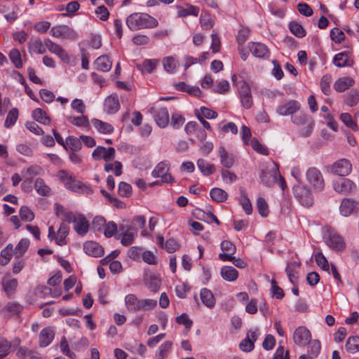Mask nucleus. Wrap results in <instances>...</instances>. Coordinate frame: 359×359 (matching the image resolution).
Segmentation results:
<instances>
[{
  "instance_id": "1",
  "label": "nucleus",
  "mask_w": 359,
  "mask_h": 359,
  "mask_svg": "<svg viewBox=\"0 0 359 359\" xmlns=\"http://www.w3.org/2000/svg\"><path fill=\"white\" fill-rule=\"evenodd\" d=\"M126 25L131 31L151 29L158 26V20L144 13H134L126 18Z\"/></svg>"
},
{
  "instance_id": "2",
  "label": "nucleus",
  "mask_w": 359,
  "mask_h": 359,
  "mask_svg": "<svg viewBox=\"0 0 359 359\" xmlns=\"http://www.w3.org/2000/svg\"><path fill=\"white\" fill-rule=\"evenodd\" d=\"M57 176L60 180L64 184L65 187L72 191L87 194H91L93 193L90 187L85 185L81 182L76 180L74 177L66 170H62L59 171Z\"/></svg>"
},
{
  "instance_id": "3",
  "label": "nucleus",
  "mask_w": 359,
  "mask_h": 359,
  "mask_svg": "<svg viewBox=\"0 0 359 359\" xmlns=\"http://www.w3.org/2000/svg\"><path fill=\"white\" fill-rule=\"evenodd\" d=\"M292 122L302 127L300 134L304 137L309 136L313 129L314 121L300 109L291 117Z\"/></svg>"
},
{
  "instance_id": "4",
  "label": "nucleus",
  "mask_w": 359,
  "mask_h": 359,
  "mask_svg": "<svg viewBox=\"0 0 359 359\" xmlns=\"http://www.w3.org/2000/svg\"><path fill=\"white\" fill-rule=\"evenodd\" d=\"M324 240L327 245L334 251L339 252L345 249L346 243L343 237L335 231H327Z\"/></svg>"
},
{
  "instance_id": "5",
  "label": "nucleus",
  "mask_w": 359,
  "mask_h": 359,
  "mask_svg": "<svg viewBox=\"0 0 359 359\" xmlns=\"http://www.w3.org/2000/svg\"><path fill=\"white\" fill-rule=\"evenodd\" d=\"M149 112L154 115L157 126L165 128L169 123V114L165 107L154 106L150 108Z\"/></svg>"
},
{
  "instance_id": "6",
  "label": "nucleus",
  "mask_w": 359,
  "mask_h": 359,
  "mask_svg": "<svg viewBox=\"0 0 359 359\" xmlns=\"http://www.w3.org/2000/svg\"><path fill=\"white\" fill-rule=\"evenodd\" d=\"M294 193L296 198L299 202L305 207H309L313 203V198L311 194V190L309 187L298 184L294 187Z\"/></svg>"
},
{
  "instance_id": "7",
  "label": "nucleus",
  "mask_w": 359,
  "mask_h": 359,
  "mask_svg": "<svg viewBox=\"0 0 359 359\" xmlns=\"http://www.w3.org/2000/svg\"><path fill=\"white\" fill-rule=\"evenodd\" d=\"M118 238L121 243L125 246H128L133 242L135 238L137 235V229L130 225H122L119 228Z\"/></svg>"
},
{
  "instance_id": "8",
  "label": "nucleus",
  "mask_w": 359,
  "mask_h": 359,
  "mask_svg": "<svg viewBox=\"0 0 359 359\" xmlns=\"http://www.w3.org/2000/svg\"><path fill=\"white\" fill-rule=\"evenodd\" d=\"M238 93L242 106L245 109H250L253 104V100L250 87L245 81L240 83Z\"/></svg>"
},
{
  "instance_id": "9",
  "label": "nucleus",
  "mask_w": 359,
  "mask_h": 359,
  "mask_svg": "<svg viewBox=\"0 0 359 359\" xmlns=\"http://www.w3.org/2000/svg\"><path fill=\"white\" fill-rule=\"evenodd\" d=\"M306 177L313 187L318 190H323L325 182L320 171L316 168H310L306 172Z\"/></svg>"
},
{
  "instance_id": "10",
  "label": "nucleus",
  "mask_w": 359,
  "mask_h": 359,
  "mask_svg": "<svg viewBox=\"0 0 359 359\" xmlns=\"http://www.w3.org/2000/svg\"><path fill=\"white\" fill-rule=\"evenodd\" d=\"M50 33L53 36L57 38L74 39L77 37L76 32L72 28L65 25L53 27Z\"/></svg>"
},
{
  "instance_id": "11",
  "label": "nucleus",
  "mask_w": 359,
  "mask_h": 359,
  "mask_svg": "<svg viewBox=\"0 0 359 359\" xmlns=\"http://www.w3.org/2000/svg\"><path fill=\"white\" fill-rule=\"evenodd\" d=\"M93 158L96 161L104 160L106 162L111 161L115 158V149L114 147L106 149L98 146L92 154Z\"/></svg>"
},
{
  "instance_id": "12",
  "label": "nucleus",
  "mask_w": 359,
  "mask_h": 359,
  "mask_svg": "<svg viewBox=\"0 0 359 359\" xmlns=\"http://www.w3.org/2000/svg\"><path fill=\"white\" fill-rule=\"evenodd\" d=\"M352 169L351 163L346 159L343 158L335 162L330 167V172L339 176L348 175Z\"/></svg>"
},
{
  "instance_id": "13",
  "label": "nucleus",
  "mask_w": 359,
  "mask_h": 359,
  "mask_svg": "<svg viewBox=\"0 0 359 359\" xmlns=\"http://www.w3.org/2000/svg\"><path fill=\"white\" fill-rule=\"evenodd\" d=\"M311 338L310 331L304 326L297 327L293 333V341L299 346H305Z\"/></svg>"
},
{
  "instance_id": "14",
  "label": "nucleus",
  "mask_w": 359,
  "mask_h": 359,
  "mask_svg": "<svg viewBox=\"0 0 359 359\" xmlns=\"http://www.w3.org/2000/svg\"><path fill=\"white\" fill-rule=\"evenodd\" d=\"M301 109V104L296 100H290L285 104H282L278 107L276 111L280 116H288L291 117L292 114H294L297 111Z\"/></svg>"
},
{
  "instance_id": "15",
  "label": "nucleus",
  "mask_w": 359,
  "mask_h": 359,
  "mask_svg": "<svg viewBox=\"0 0 359 359\" xmlns=\"http://www.w3.org/2000/svg\"><path fill=\"white\" fill-rule=\"evenodd\" d=\"M332 186L335 191L344 194H348L355 188L354 182L347 178L333 181Z\"/></svg>"
},
{
  "instance_id": "16",
  "label": "nucleus",
  "mask_w": 359,
  "mask_h": 359,
  "mask_svg": "<svg viewBox=\"0 0 359 359\" xmlns=\"http://www.w3.org/2000/svg\"><path fill=\"white\" fill-rule=\"evenodd\" d=\"M75 231L81 236L86 234L89 229V223L83 215H77L72 222Z\"/></svg>"
},
{
  "instance_id": "17",
  "label": "nucleus",
  "mask_w": 359,
  "mask_h": 359,
  "mask_svg": "<svg viewBox=\"0 0 359 359\" xmlns=\"http://www.w3.org/2000/svg\"><path fill=\"white\" fill-rule=\"evenodd\" d=\"M85 252L92 257H99L104 253V250L101 245L93 241H87L83 245Z\"/></svg>"
},
{
  "instance_id": "18",
  "label": "nucleus",
  "mask_w": 359,
  "mask_h": 359,
  "mask_svg": "<svg viewBox=\"0 0 359 359\" xmlns=\"http://www.w3.org/2000/svg\"><path fill=\"white\" fill-rule=\"evenodd\" d=\"M55 212L57 217L62 221L72 222L76 215H74L72 211L67 210L62 205L56 203L55 205Z\"/></svg>"
},
{
  "instance_id": "19",
  "label": "nucleus",
  "mask_w": 359,
  "mask_h": 359,
  "mask_svg": "<svg viewBox=\"0 0 359 359\" xmlns=\"http://www.w3.org/2000/svg\"><path fill=\"white\" fill-rule=\"evenodd\" d=\"M44 45L50 52L58 55L63 61L69 60L67 54L60 45L55 43L50 39H46L44 41Z\"/></svg>"
},
{
  "instance_id": "20",
  "label": "nucleus",
  "mask_w": 359,
  "mask_h": 359,
  "mask_svg": "<svg viewBox=\"0 0 359 359\" xmlns=\"http://www.w3.org/2000/svg\"><path fill=\"white\" fill-rule=\"evenodd\" d=\"M249 48L252 55L257 57H268L269 56V50L263 43H252Z\"/></svg>"
},
{
  "instance_id": "21",
  "label": "nucleus",
  "mask_w": 359,
  "mask_h": 359,
  "mask_svg": "<svg viewBox=\"0 0 359 359\" xmlns=\"http://www.w3.org/2000/svg\"><path fill=\"white\" fill-rule=\"evenodd\" d=\"M54 336V331L50 327L43 329L39 334V346L41 347L47 346L51 343Z\"/></svg>"
},
{
  "instance_id": "22",
  "label": "nucleus",
  "mask_w": 359,
  "mask_h": 359,
  "mask_svg": "<svg viewBox=\"0 0 359 359\" xmlns=\"http://www.w3.org/2000/svg\"><path fill=\"white\" fill-rule=\"evenodd\" d=\"M357 203L351 198H344L341 201L339 211L344 217L349 216L355 208Z\"/></svg>"
},
{
  "instance_id": "23",
  "label": "nucleus",
  "mask_w": 359,
  "mask_h": 359,
  "mask_svg": "<svg viewBox=\"0 0 359 359\" xmlns=\"http://www.w3.org/2000/svg\"><path fill=\"white\" fill-rule=\"evenodd\" d=\"M354 84V80L349 76L338 79L334 83V88L337 92L341 93L351 87Z\"/></svg>"
},
{
  "instance_id": "24",
  "label": "nucleus",
  "mask_w": 359,
  "mask_h": 359,
  "mask_svg": "<svg viewBox=\"0 0 359 359\" xmlns=\"http://www.w3.org/2000/svg\"><path fill=\"white\" fill-rule=\"evenodd\" d=\"M200 296L203 304L208 308L212 309L215 306V298L210 290L203 288L201 290Z\"/></svg>"
},
{
  "instance_id": "25",
  "label": "nucleus",
  "mask_w": 359,
  "mask_h": 359,
  "mask_svg": "<svg viewBox=\"0 0 359 359\" xmlns=\"http://www.w3.org/2000/svg\"><path fill=\"white\" fill-rule=\"evenodd\" d=\"M127 309L130 312H137L141 310V301L134 294H130L125 297Z\"/></svg>"
},
{
  "instance_id": "26",
  "label": "nucleus",
  "mask_w": 359,
  "mask_h": 359,
  "mask_svg": "<svg viewBox=\"0 0 359 359\" xmlns=\"http://www.w3.org/2000/svg\"><path fill=\"white\" fill-rule=\"evenodd\" d=\"M334 64L338 67H351L353 60H350L346 52L339 53L334 57Z\"/></svg>"
},
{
  "instance_id": "27",
  "label": "nucleus",
  "mask_w": 359,
  "mask_h": 359,
  "mask_svg": "<svg viewBox=\"0 0 359 359\" xmlns=\"http://www.w3.org/2000/svg\"><path fill=\"white\" fill-rule=\"evenodd\" d=\"M219 154L220 156L221 164L226 168H230L234 163V157L232 154H229L224 147H220L219 149Z\"/></svg>"
},
{
  "instance_id": "28",
  "label": "nucleus",
  "mask_w": 359,
  "mask_h": 359,
  "mask_svg": "<svg viewBox=\"0 0 359 359\" xmlns=\"http://www.w3.org/2000/svg\"><path fill=\"white\" fill-rule=\"evenodd\" d=\"M95 65L98 70L102 72H109L112 67V62L107 55L100 56L95 62Z\"/></svg>"
},
{
  "instance_id": "29",
  "label": "nucleus",
  "mask_w": 359,
  "mask_h": 359,
  "mask_svg": "<svg viewBox=\"0 0 359 359\" xmlns=\"http://www.w3.org/2000/svg\"><path fill=\"white\" fill-rule=\"evenodd\" d=\"M104 107L107 113L113 114L116 112L119 107V102L116 95L109 96L104 102Z\"/></svg>"
},
{
  "instance_id": "30",
  "label": "nucleus",
  "mask_w": 359,
  "mask_h": 359,
  "mask_svg": "<svg viewBox=\"0 0 359 359\" xmlns=\"http://www.w3.org/2000/svg\"><path fill=\"white\" fill-rule=\"evenodd\" d=\"M69 227L65 222H62L57 232L56 243L60 246L66 244L65 238L69 234Z\"/></svg>"
},
{
  "instance_id": "31",
  "label": "nucleus",
  "mask_w": 359,
  "mask_h": 359,
  "mask_svg": "<svg viewBox=\"0 0 359 359\" xmlns=\"http://www.w3.org/2000/svg\"><path fill=\"white\" fill-rule=\"evenodd\" d=\"M91 121L94 127L101 133L110 134L114 130L113 126L107 122L97 118H93Z\"/></svg>"
},
{
  "instance_id": "32",
  "label": "nucleus",
  "mask_w": 359,
  "mask_h": 359,
  "mask_svg": "<svg viewBox=\"0 0 359 359\" xmlns=\"http://www.w3.org/2000/svg\"><path fill=\"white\" fill-rule=\"evenodd\" d=\"M222 278L227 281H233L237 279L238 273L233 266H225L221 269Z\"/></svg>"
},
{
  "instance_id": "33",
  "label": "nucleus",
  "mask_w": 359,
  "mask_h": 359,
  "mask_svg": "<svg viewBox=\"0 0 359 359\" xmlns=\"http://www.w3.org/2000/svg\"><path fill=\"white\" fill-rule=\"evenodd\" d=\"M197 166L201 172L206 176L210 175L215 172V167L203 158L197 161Z\"/></svg>"
},
{
  "instance_id": "34",
  "label": "nucleus",
  "mask_w": 359,
  "mask_h": 359,
  "mask_svg": "<svg viewBox=\"0 0 359 359\" xmlns=\"http://www.w3.org/2000/svg\"><path fill=\"white\" fill-rule=\"evenodd\" d=\"M346 351L350 353H355L359 351V337H349L345 344Z\"/></svg>"
},
{
  "instance_id": "35",
  "label": "nucleus",
  "mask_w": 359,
  "mask_h": 359,
  "mask_svg": "<svg viewBox=\"0 0 359 359\" xmlns=\"http://www.w3.org/2000/svg\"><path fill=\"white\" fill-rule=\"evenodd\" d=\"M211 198L217 203H222L227 199L228 194L222 189L213 188L210 191Z\"/></svg>"
},
{
  "instance_id": "36",
  "label": "nucleus",
  "mask_w": 359,
  "mask_h": 359,
  "mask_svg": "<svg viewBox=\"0 0 359 359\" xmlns=\"http://www.w3.org/2000/svg\"><path fill=\"white\" fill-rule=\"evenodd\" d=\"M219 258L224 262L229 261L232 262L233 264L238 268L243 269L246 266V262L241 258H236L230 254H219Z\"/></svg>"
},
{
  "instance_id": "37",
  "label": "nucleus",
  "mask_w": 359,
  "mask_h": 359,
  "mask_svg": "<svg viewBox=\"0 0 359 359\" xmlns=\"http://www.w3.org/2000/svg\"><path fill=\"white\" fill-rule=\"evenodd\" d=\"M32 117L36 121L44 125H49L50 123V119L41 108H37L32 111Z\"/></svg>"
},
{
  "instance_id": "38",
  "label": "nucleus",
  "mask_w": 359,
  "mask_h": 359,
  "mask_svg": "<svg viewBox=\"0 0 359 359\" xmlns=\"http://www.w3.org/2000/svg\"><path fill=\"white\" fill-rule=\"evenodd\" d=\"M278 172H265L262 171L260 173V178L262 182L266 186H271L273 182L277 180Z\"/></svg>"
},
{
  "instance_id": "39",
  "label": "nucleus",
  "mask_w": 359,
  "mask_h": 359,
  "mask_svg": "<svg viewBox=\"0 0 359 359\" xmlns=\"http://www.w3.org/2000/svg\"><path fill=\"white\" fill-rule=\"evenodd\" d=\"M162 64L164 70L168 73H173L177 67V61L172 56L164 57Z\"/></svg>"
},
{
  "instance_id": "40",
  "label": "nucleus",
  "mask_w": 359,
  "mask_h": 359,
  "mask_svg": "<svg viewBox=\"0 0 359 359\" xmlns=\"http://www.w3.org/2000/svg\"><path fill=\"white\" fill-rule=\"evenodd\" d=\"M67 118L70 123L78 127H88L89 126L88 118L86 116H69Z\"/></svg>"
},
{
  "instance_id": "41",
  "label": "nucleus",
  "mask_w": 359,
  "mask_h": 359,
  "mask_svg": "<svg viewBox=\"0 0 359 359\" xmlns=\"http://www.w3.org/2000/svg\"><path fill=\"white\" fill-rule=\"evenodd\" d=\"M177 8L180 17H186L187 15L197 16L199 13V8L191 5H189L186 8L180 6L177 7Z\"/></svg>"
},
{
  "instance_id": "42",
  "label": "nucleus",
  "mask_w": 359,
  "mask_h": 359,
  "mask_svg": "<svg viewBox=\"0 0 359 359\" xmlns=\"http://www.w3.org/2000/svg\"><path fill=\"white\" fill-rule=\"evenodd\" d=\"M29 245V241L27 239L22 238L21 239L18 244L16 245L14 249V255L17 258L22 257L24 253L27 251L28 247Z\"/></svg>"
},
{
  "instance_id": "43",
  "label": "nucleus",
  "mask_w": 359,
  "mask_h": 359,
  "mask_svg": "<svg viewBox=\"0 0 359 359\" xmlns=\"http://www.w3.org/2000/svg\"><path fill=\"white\" fill-rule=\"evenodd\" d=\"M172 347V342L167 341L163 343L156 353L154 359H164Z\"/></svg>"
},
{
  "instance_id": "44",
  "label": "nucleus",
  "mask_w": 359,
  "mask_h": 359,
  "mask_svg": "<svg viewBox=\"0 0 359 359\" xmlns=\"http://www.w3.org/2000/svg\"><path fill=\"white\" fill-rule=\"evenodd\" d=\"M2 286L4 288V290L7 293V294L9 295L17 287L18 280L15 278H12V279L4 278L2 280Z\"/></svg>"
},
{
  "instance_id": "45",
  "label": "nucleus",
  "mask_w": 359,
  "mask_h": 359,
  "mask_svg": "<svg viewBox=\"0 0 359 359\" xmlns=\"http://www.w3.org/2000/svg\"><path fill=\"white\" fill-rule=\"evenodd\" d=\"M34 189L41 196H47L50 191L49 187L41 178H37L34 182Z\"/></svg>"
},
{
  "instance_id": "46",
  "label": "nucleus",
  "mask_w": 359,
  "mask_h": 359,
  "mask_svg": "<svg viewBox=\"0 0 359 359\" xmlns=\"http://www.w3.org/2000/svg\"><path fill=\"white\" fill-rule=\"evenodd\" d=\"M308 346V354L311 355V358H316L320 351V343L318 340L309 341Z\"/></svg>"
},
{
  "instance_id": "47",
  "label": "nucleus",
  "mask_w": 359,
  "mask_h": 359,
  "mask_svg": "<svg viewBox=\"0 0 359 359\" xmlns=\"http://www.w3.org/2000/svg\"><path fill=\"white\" fill-rule=\"evenodd\" d=\"M289 28L291 32L297 37L302 38L306 35V31L304 27L297 22H291L289 24Z\"/></svg>"
},
{
  "instance_id": "48",
  "label": "nucleus",
  "mask_w": 359,
  "mask_h": 359,
  "mask_svg": "<svg viewBox=\"0 0 359 359\" xmlns=\"http://www.w3.org/2000/svg\"><path fill=\"white\" fill-rule=\"evenodd\" d=\"M332 81V76L330 74H325L320 80V89L322 92L326 95H330L331 92L330 83Z\"/></svg>"
},
{
  "instance_id": "49",
  "label": "nucleus",
  "mask_w": 359,
  "mask_h": 359,
  "mask_svg": "<svg viewBox=\"0 0 359 359\" xmlns=\"http://www.w3.org/2000/svg\"><path fill=\"white\" fill-rule=\"evenodd\" d=\"M22 309V306L16 302H9L4 308V311L10 316L18 315Z\"/></svg>"
},
{
  "instance_id": "50",
  "label": "nucleus",
  "mask_w": 359,
  "mask_h": 359,
  "mask_svg": "<svg viewBox=\"0 0 359 359\" xmlns=\"http://www.w3.org/2000/svg\"><path fill=\"white\" fill-rule=\"evenodd\" d=\"M29 49L38 54H43L46 52V48L42 41L39 39L29 43Z\"/></svg>"
},
{
  "instance_id": "51",
  "label": "nucleus",
  "mask_w": 359,
  "mask_h": 359,
  "mask_svg": "<svg viewBox=\"0 0 359 359\" xmlns=\"http://www.w3.org/2000/svg\"><path fill=\"white\" fill-rule=\"evenodd\" d=\"M18 117V110L16 108L12 109L8 114L4 126L6 128H9L13 126L17 121Z\"/></svg>"
},
{
  "instance_id": "52",
  "label": "nucleus",
  "mask_w": 359,
  "mask_h": 359,
  "mask_svg": "<svg viewBox=\"0 0 359 359\" xmlns=\"http://www.w3.org/2000/svg\"><path fill=\"white\" fill-rule=\"evenodd\" d=\"M66 144L72 151H77L81 149V142L79 138L69 136L66 140Z\"/></svg>"
},
{
  "instance_id": "53",
  "label": "nucleus",
  "mask_w": 359,
  "mask_h": 359,
  "mask_svg": "<svg viewBox=\"0 0 359 359\" xmlns=\"http://www.w3.org/2000/svg\"><path fill=\"white\" fill-rule=\"evenodd\" d=\"M9 57L11 62L14 64L15 67L21 68L22 67V62L21 60V56L20 51L17 49H13L9 53Z\"/></svg>"
},
{
  "instance_id": "54",
  "label": "nucleus",
  "mask_w": 359,
  "mask_h": 359,
  "mask_svg": "<svg viewBox=\"0 0 359 359\" xmlns=\"http://www.w3.org/2000/svg\"><path fill=\"white\" fill-rule=\"evenodd\" d=\"M257 208L262 217H266L269 215V207L264 198H259L257 199Z\"/></svg>"
},
{
  "instance_id": "55",
  "label": "nucleus",
  "mask_w": 359,
  "mask_h": 359,
  "mask_svg": "<svg viewBox=\"0 0 359 359\" xmlns=\"http://www.w3.org/2000/svg\"><path fill=\"white\" fill-rule=\"evenodd\" d=\"M341 121L348 127L355 131L358 130L357 124L353 121L351 116L348 113H343L340 116Z\"/></svg>"
},
{
  "instance_id": "56",
  "label": "nucleus",
  "mask_w": 359,
  "mask_h": 359,
  "mask_svg": "<svg viewBox=\"0 0 359 359\" xmlns=\"http://www.w3.org/2000/svg\"><path fill=\"white\" fill-rule=\"evenodd\" d=\"M251 147L253 148L254 150H255L257 152L263 154V155H268V149L267 148L260 144V142L257 140L256 138H252L250 140V142L249 143Z\"/></svg>"
},
{
  "instance_id": "57",
  "label": "nucleus",
  "mask_w": 359,
  "mask_h": 359,
  "mask_svg": "<svg viewBox=\"0 0 359 359\" xmlns=\"http://www.w3.org/2000/svg\"><path fill=\"white\" fill-rule=\"evenodd\" d=\"M221 250L224 252L222 254H230L231 256L236 252V246L229 241H224L220 245Z\"/></svg>"
},
{
  "instance_id": "58",
  "label": "nucleus",
  "mask_w": 359,
  "mask_h": 359,
  "mask_svg": "<svg viewBox=\"0 0 359 359\" xmlns=\"http://www.w3.org/2000/svg\"><path fill=\"white\" fill-rule=\"evenodd\" d=\"M184 118L180 114H172L171 116L170 125L174 129H179L184 123Z\"/></svg>"
},
{
  "instance_id": "59",
  "label": "nucleus",
  "mask_w": 359,
  "mask_h": 359,
  "mask_svg": "<svg viewBox=\"0 0 359 359\" xmlns=\"http://www.w3.org/2000/svg\"><path fill=\"white\" fill-rule=\"evenodd\" d=\"M114 168L116 176H120L122 174V164L118 161H114V163H107L104 165V170L106 172H109Z\"/></svg>"
},
{
  "instance_id": "60",
  "label": "nucleus",
  "mask_w": 359,
  "mask_h": 359,
  "mask_svg": "<svg viewBox=\"0 0 359 359\" xmlns=\"http://www.w3.org/2000/svg\"><path fill=\"white\" fill-rule=\"evenodd\" d=\"M118 194L122 197H129L132 194L131 186L124 182H121L118 184Z\"/></svg>"
},
{
  "instance_id": "61",
  "label": "nucleus",
  "mask_w": 359,
  "mask_h": 359,
  "mask_svg": "<svg viewBox=\"0 0 359 359\" xmlns=\"http://www.w3.org/2000/svg\"><path fill=\"white\" fill-rule=\"evenodd\" d=\"M20 216L22 220L25 222H31L34 218V215L27 206L21 207L20 210Z\"/></svg>"
},
{
  "instance_id": "62",
  "label": "nucleus",
  "mask_w": 359,
  "mask_h": 359,
  "mask_svg": "<svg viewBox=\"0 0 359 359\" xmlns=\"http://www.w3.org/2000/svg\"><path fill=\"white\" fill-rule=\"evenodd\" d=\"M359 102V93L355 90H352L348 94L346 103L347 105L353 107L358 104Z\"/></svg>"
},
{
  "instance_id": "63",
  "label": "nucleus",
  "mask_w": 359,
  "mask_h": 359,
  "mask_svg": "<svg viewBox=\"0 0 359 359\" xmlns=\"http://www.w3.org/2000/svg\"><path fill=\"white\" fill-rule=\"evenodd\" d=\"M316 262L318 266L324 271L329 270V264L326 257L321 252H318L315 256Z\"/></svg>"
},
{
  "instance_id": "64",
  "label": "nucleus",
  "mask_w": 359,
  "mask_h": 359,
  "mask_svg": "<svg viewBox=\"0 0 359 359\" xmlns=\"http://www.w3.org/2000/svg\"><path fill=\"white\" fill-rule=\"evenodd\" d=\"M330 37L336 43H341L345 39L344 33L339 28H333L330 32Z\"/></svg>"
}]
</instances>
